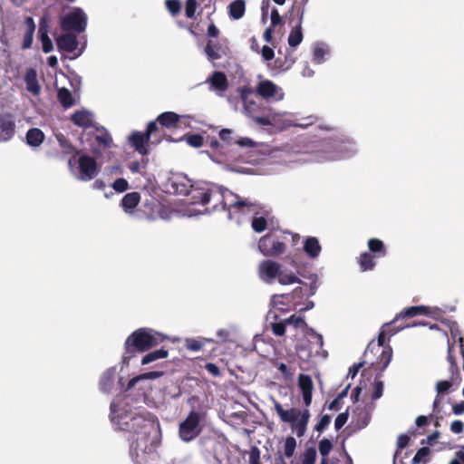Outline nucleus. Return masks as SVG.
I'll list each match as a JSON object with an SVG mask.
<instances>
[{
    "instance_id": "nucleus-1",
    "label": "nucleus",
    "mask_w": 464,
    "mask_h": 464,
    "mask_svg": "<svg viewBox=\"0 0 464 464\" xmlns=\"http://www.w3.org/2000/svg\"><path fill=\"white\" fill-rule=\"evenodd\" d=\"M430 314V311L428 306H410L399 313L390 324H383L380 330L377 343H374L373 341L370 342L363 353V357L367 358L369 353L381 352L377 357V360L371 362V368H372L374 371L383 372L392 361V349L390 345H384L386 342V336L390 338L399 331L407 327L424 325V323L420 321L408 323L407 320L418 315H428Z\"/></svg>"
},
{
    "instance_id": "nucleus-2",
    "label": "nucleus",
    "mask_w": 464,
    "mask_h": 464,
    "mask_svg": "<svg viewBox=\"0 0 464 464\" xmlns=\"http://www.w3.org/2000/svg\"><path fill=\"white\" fill-rule=\"evenodd\" d=\"M193 195L201 201V205L206 207L208 212L234 208L237 212L245 213L256 206L255 203L241 198L229 189L212 184H208L205 188L194 190Z\"/></svg>"
},
{
    "instance_id": "nucleus-3",
    "label": "nucleus",
    "mask_w": 464,
    "mask_h": 464,
    "mask_svg": "<svg viewBox=\"0 0 464 464\" xmlns=\"http://www.w3.org/2000/svg\"><path fill=\"white\" fill-rule=\"evenodd\" d=\"M148 412H140L136 410L119 407L114 402L111 403V419L114 425L121 430L140 436L139 440L146 443L153 421Z\"/></svg>"
},
{
    "instance_id": "nucleus-4",
    "label": "nucleus",
    "mask_w": 464,
    "mask_h": 464,
    "mask_svg": "<svg viewBox=\"0 0 464 464\" xmlns=\"http://www.w3.org/2000/svg\"><path fill=\"white\" fill-rule=\"evenodd\" d=\"M163 336L149 328H139L132 332L125 340V352L122 355V364L128 366L130 361L137 353L149 351L163 342Z\"/></svg>"
},
{
    "instance_id": "nucleus-5",
    "label": "nucleus",
    "mask_w": 464,
    "mask_h": 464,
    "mask_svg": "<svg viewBox=\"0 0 464 464\" xmlns=\"http://www.w3.org/2000/svg\"><path fill=\"white\" fill-rule=\"evenodd\" d=\"M160 126L156 124V121H150L147 124L145 132L133 131L128 138V142L137 152L142 156L149 154V144L150 143H160L163 137Z\"/></svg>"
},
{
    "instance_id": "nucleus-6",
    "label": "nucleus",
    "mask_w": 464,
    "mask_h": 464,
    "mask_svg": "<svg viewBox=\"0 0 464 464\" xmlns=\"http://www.w3.org/2000/svg\"><path fill=\"white\" fill-rule=\"evenodd\" d=\"M287 236L283 231L273 230L258 241V249L266 256H277L285 251Z\"/></svg>"
},
{
    "instance_id": "nucleus-7",
    "label": "nucleus",
    "mask_w": 464,
    "mask_h": 464,
    "mask_svg": "<svg viewBox=\"0 0 464 464\" xmlns=\"http://www.w3.org/2000/svg\"><path fill=\"white\" fill-rule=\"evenodd\" d=\"M60 25L64 32L82 34L87 26V15L80 7H74L72 11L61 17Z\"/></svg>"
},
{
    "instance_id": "nucleus-8",
    "label": "nucleus",
    "mask_w": 464,
    "mask_h": 464,
    "mask_svg": "<svg viewBox=\"0 0 464 464\" xmlns=\"http://www.w3.org/2000/svg\"><path fill=\"white\" fill-rule=\"evenodd\" d=\"M130 456L136 464H156L159 459L158 452L151 446H147V442L140 441L139 439L130 445Z\"/></svg>"
},
{
    "instance_id": "nucleus-9",
    "label": "nucleus",
    "mask_w": 464,
    "mask_h": 464,
    "mask_svg": "<svg viewBox=\"0 0 464 464\" xmlns=\"http://www.w3.org/2000/svg\"><path fill=\"white\" fill-rule=\"evenodd\" d=\"M203 414L191 411L188 417L179 424V434L182 440L190 441L198 437L201 431L199 427Z\"/></svg>"
},
{
    "instance_id": "nucleus-10",
    "label": "nucleus",
    "mask_w": 464,
    "mask_h": 464,
    "mask_svg": "<svg viewBox=\"0 0 464 464\" xmlns=\"http://www.w3.org/2000/svg\"><path fill=\"white\" fill-rule=\"evenodd\" d=\"M78 168L82 180H92L98 174V164L94 158L82 155L78 159Z\"/></svg>"
},
{
    "instance_id": "nucleus-11",
    "label": "nucleus",
    "mask_w": 464,
    "mask_h": 464,
    "mask_svg": "<svg viewBox=\"0 0 464 464\" xmlns=\"http://www.w3.org/2000/svg\"><path fill=\"white\" fill-rule=\"evenodd\" d=\"M15 133V123L12 114H0V142L10 140Z\"/></svg>"
},
{
    "instance_id": "nucleus-12",
    "label": "nucleus",
    "mask_w": 464,
    "mask_h": 464,
    "mask_svg": "<svg viewBox=\"0 0 464 464\" xmlns=\"http://www.w3.org/2000/svg\"><path fill=\"white\" fill-rule=\"evenodd\" d=\"M281 270V266L276 261L264 260L258 266L259 276L265 282H271L277 277Z\"/></svg>"
},
{
    "instance_id": "nucleus-13",
    "label": "nucleus",
    "mask_w": 464,
    "mask_h": 464,
    "mask_svg": "<svg viewBox=\"0 0 464 464\" xmlns=\"http://www.w3.org/2000/svg\"><path fill=\"white\" fill-rule=\"evenodd\" d=\"M49 23L46 15L41 17L38 26V39L42 43L43 52L48 53L53 50V44L48 35Z\"/></svg>"
},
{
    "instance_id": "nucleus-14",
    "label": "nucleus",
    "mask_w": 464,
    "mask_h": 464,
    "mask_svg": "<svg viewBox=\"0 0 464 464\" xmlns=\"http://www.w3.org/2000/svg\"><path fill=\"white\" fill-rule=\"evenodd\" d=\"M206 186H208V184L188 185L178 181H173L171 183V187L174 188L175 193L179 195L190 196L192 204H201L200 200L194 198L193 192L196 189L205 188Z\"/></svg>"
},
{
    "instance_id": "nucleus-15",
    "label": "nucleus",
    "mask_w": 464,
    "mask_h": 464,
    "mask_svg": "<svg viewBox=\"0 0 464 464\" xmlns=\"http://www.w3.org/2000/svg\"><path fill=\"white\" fill-rule=\"evenodd\" d=\"M246 92H250V91L243 90L241 92V98L245 103V110L249 114V116L259 125L267 126L271 124V121L268 116L258 115L256 113L255 102H248L246 98Z\"/></svg>"
},
{
    "instance_id": "nucleus-16",
    "label": "nucleus",
    "mask_w": 464,
    "mask_h": 464,
    "mask_svg": "<svg viewBox=\"0 0 464 464\" xmlns=\"http://www.w3.org/2000/svg\"><path fill=\"white\" fill-rule=\"evenodd\" d=\"M274 409L279 416L281 421L285 423L292 424L302 415V411L296 408L285 410L282 404L276 400L274 401Z\"/></svg>"
},
{
    "instance_id": "nucleus-17",
    "label": "nucleus",
    "mask_w": 464,
    "mask_h": 464,
    "mask_svg": "<svg viewBox=\"0 0 464 464\" xmlns=\"http://www.w3.org/2000/svg\"><path fill=\"white\" fill-rule=\"evenodd\" d=\"M298 386L302 392L304 403L306 407H308L312 402V395L314 390L312 378L307 374L301 373L298 376Z\"/></svg>"
},
{
    "instance_id": "nucleus-18",
    "label": "nucleus",
    "mask_w": 464,
    "mask_h": 464,
    "mask_svg": "<svg viewBox=\"0 0 464 464\" xmlns=\"http://www.w3.org/2000/svg\"><path fill=\"white\" fill-rule=\"evenodd\" d=\"M256 94L265 100L273 99L278 92V87L269 80L258 82L256 89Z\"/></svg>"
},
{
    "instance_id": "nucleus-19",
    "label": "nucleus",
    "mask_w": 464,
    "mask_h": 464,
    "mask_svg": "<svg viewBox=\"0 0 464 464\" xmlns=\"http://www.w3.org/2000/svg\"><path fill=\"white\" fill-rule=\"evenodd\" d=\"M179 118L180 116L176 112L165 111L160 113L154 121H156L158 126H160V130H162V128L172 129L178 127ZM161 131L163 132V130Z\"/></svg>"
},
{
    "instance_id": "nucleus-20",
    "label": "nucleus",
    "mask_w": 464,
    "mask_h": 464,
    "mask_svg": "<svg viewBox=\"0 0 464 464\" xmlns=\"http://www.w3.org/2000/svg\"><path fill=\"white\" fill-rule=\"evenodd\" d=\"M308 0H302L303 8L300 11V17L298 24L292 29V31L289 34L288 36V44L291 47H296L301 44L303 41V33H302V23H303V16L304 13V5L307 3Z\"/></svg>"
},
{
    "instance_id": "nucleus-21",
    "label": "nucleus",
    "mask_w": 464,
    "mask_h": 464,
    "mask_svg": "<svg viewBox=\"0 0 464 464\" xmlns=\"http://www.w3.org/2000/svg\"><path fill=\"white\" fill-rule=\"evenodd\" d=\"M59 51L72 53L78 47V40L75 34H64L56 39Z\"/></svg>"
},
{
    "instance_id": "nucleus-22",
    "label": "nucleus",
    "mask_w": 464,
    "mask_h": 464,
    "mask_svg": "<svg viewBox=\"0 0 464 464\" xmlns=\"http://www.w3.org/2000/svg\"><path fill=\"white\" fill-rule=\"evenodd\" d=\"M24 24L25 26V32L23 36V43L21 47L23 50H27L30 49L33 45L34 34L36 26L32 16L25 17Z\"/></svg>"
},
{
    "instance_id": "nucleus-23",
    "label": "nucleus",
    "mask_w": 464,
    "mask_h": 464,
    "mask_svg": "<svg viewBox=\"0 0 464 464\" xmlns=\"http://www.w3.org/2000/svg\"><path fill=\"white\" fill-rule=\"evenodd\" d=\"M24 82L26 90L33 95H39L41 92V86L37 79V72L34 68H29L25 72Z\"/></svg>"
},
{
    "instance_id": "nucleus-24",
    "label": "nucleus",
    "mask_w": 464,
    "mask_h": 464,
    "mask_svg": "<svg viewBox=\"0 0 464 464\" xmlns=\"http://www.w3.org/2000/svg\"><path fill=\"white\" fill-rule=\"evenodd\" d=\"M74 125L87 129L92 126V114L85 110L76 111L71 115Z\"/></svg>"
},
{
    "instance_id": "nucleus-25",
    "label": "nucleus",
    "mask_w": 464,
    "mask_h": 464,
    "mask_svg": "<svg viewBox=\"0 0 464 464\" xmlns=\"http://www.w3.org/2000/svg\"><path fill=\"white\" fill-rule=\"evenodd\" d=\"M207 144L212 149L214 155L218 158L216 160L221 162L223 160H230L234 159L233 155H228L226 150L225 144L219 142L217 139H211L207 140Z\"/></svg>"
},
{
    "instance_id": "nucleus-26",
    "label": "nucleus",
    "mask_w": 464,
    "mask_h": 464,
    "mask_svg": "<svg viewBox=\"0 0 464 464\" xmlns=\"http://www.w3.org/2000/svg\"><path fill=\"white\" fill-rule=\"evenodd\" d=\"M310 419V411L308 409L302 411V415L291 424L292 431L296 434L297 437H303L306 431L307 425Z\"/></svg>"
},
{
    "instance_id": "nucleus-27",
    "label": "nucleus",
    "mask_w": 464,
    "mask_h": 464,
    "mask_svg": "<svg viewBox=\"0 0 464 464\" xmlns=\"http://www.w3.org/2000/svg\"><path fill=\"white\" fill-rule=\"evenodd\" d=\"M270 304L281 311H288L291 306H296L292 301L291 295L286 294L274 295L271 298Z\"/></svg>"
},
{
    "instance_id": "nucleus-28",
    "label": "nucleus",
    "mask_w": 464,
    "mask_h": 464,
    "mask_svg": "<svg viewBox=\"0 0 464 464\" xmlns=\"http://www.w3.org/2000/svg\"><path fill=\"white\" fill-rule=\"evenodd\" d=\"M205 53L209 61H216L225 54V51L218 41L208 40L205 46Z\"/></svg>"
},
{
    "instance_id": "nucleus-29",
    "label": "nucleus",
    "mask_w": 464,
    "mask_h": 464,
    "mask_svg": "<svg viewBox=\"0 0 464 464\" xmlns=\"http://www.w3.org/2000/svg\"><path fill=\"white\" fill-rule=\"evenodd\" d=\"M322 246L319 240L314 237H308L304 242V251L310 258H316L319 256Z\"/></svg>"
},
{
    "instance_id": "nucleus-30",
    "label": "nucleus",
    "mask_w": 464,
    "mask_h": 464,
    "mask_svg": "<svg viewBox=\"0 0 464 464\" xmlns=\"http://www.w3.org/2000/svg\"><path fill=\"white\" fill-rule=\"evenodd\" d=\"M208 82L214 90L225 92L228 88L227 75L222 72H214Z\"/></svg>"
},
{
    "instance_id": "nucleus-31",
    "label": "nucleus",
    "mask_w": 464,
    "mask_h": 464,
    "mask_svg": "<svg viewBox=\"0 0 464 464\" xmlns=\"http://www.w3.org/2000/svg\"><path fill=\"white\" fill-rule=\"evenodd\" d=\"M26 143L31 147H39L44 140V133L38 128H31L26 132Z\"/></svg>"
},
{
    "instance_id": "nucleus-32",
    "label": "nucleus",
    "mask_w": 464,
    "mask_h": 464,
    "mask_svg": "<svg viewBox=\"0 0 464 464\" xmlns=\"http://www.w3.org/2000/svg\"><path fill=\"white\" fill-rule=\"evenodd\" d=\"M56 140L60 145V147L63 150V152L66 154L73 153L74 155L69 160V164L71 165L72 160H75V156L79 154L77 149L72 145L68 138H66L63 134L59 133L55 135Z\"/></svg>"
},
{
    "instance_id": "nucleus-33",
    "label": "nucleus",
    "mask_w": 464,
    "mask_h": 464,
    "mask_svg": "<svg viewBox=\"0 0 464 464\" xmlns=\"http://www.w3.org/2000/svg\"><path fill=\"white\" fill-rule=\"evenodd\" d=\"M140 200V195L138 192H130L123 196L121 199V207L125 212H131Z\"/></svg>"
},
{
    "instance_id": "nucleus-34",
    "label": "nucleus",
    "mask_w": 464,
    "mask_h": 464,
    "mask_svg": "<svg viewBox=\"0 0 464 464\" xmlns=\"http://www.w3.org/2000/svg\"><path fill=\"white\" fill-rule=\"evenodd\" d=\"M227 8L230 18L238 20L245 14L246 3L244 0H235L228 5Z\"/></svg>"
},
{
    "instance_id": "nucleus-35",
    "label": "nucleus",
    "mask_w": 464,
    "mask_h": 464,
    "mask_svg": "<svg viewBox=\"0 0 464 464\" xmlns=\"http://www.w3.org/2000/svg\"><path fill=\"white\" fill-rule=\"evenodd\" d=\"M454 384L455 383L451 382V381H450V380L439 381L436 383V391H437L438 394L444 393V392H448L450 389V387ZM440 403V398L439 395H437L433 401V411H434L440 412V410H439Z\"/></svg>"
},
{
    "instance_id": "nucleus-36",
    "label": "nucleus",
    "mask_w": 464,
    "mask_h": 464,
    "mask_svg": "<svg viewBox=\"0 0 464 464\" xmlns=\"http://www.w3.org/2000/svg\"><path fill=\"white\" fill-rule=\"evenodd\" d=\"M57 99L62 106L65 109L74 105V99L72 92L67 88H61L57 92Z\"/></svg>"
},
{
    "instance_id": "nucleus-37",
    "label": "nucleus",
    "mask_w": 464,
    "mask_h": 464,
    "mask_svg": "<svg viewBox=\"0 0 464 464\" xmlns=\"http://www.w3.org/2000/svg\"><path fill=\"white\" fill-rule=\"evenodd\" d=\"M369 250L375 254L377 257L385 256L387 254L385 246L381 239L371 238L368 240Z\"/></svg>"
},
{
    "instance_id": "nucleus-38",
    "label": "nucleus",
    "mask_w": 464,
    "mask_h": 464,
    "mask_svg": "<svg viewBox=\"0 0 464 464\" xmlns=\"http://www.w3.org/2000/svg\"><path fill=\"white\" fill-rule=\"evenodd\" d=\"M373 256H372L368 252H363L360 255L358 263L360 266V269L362 272L372 270L375 266V261L373 259Z\"/></svg>"
},
{
    "instance_id": "nucleus-39",
    "label": "nucleus",
    "mask_w": 464,
    "mask_h": 464,
    "mask_svg": "<svg viewBox=\"0 0 464 464\" xmlns=\"http://www.w3.org/2000/svg\"><path fill=\"white\" fill-rule=\"evenodd\" d=\"M168 354H169L168 351L163 348L155 350L153 352L147 353L146 355H144L142 357L141 364L145 365V364H149L154 361H157L159 359L167 358Z\"/></svg>"
},
{
    "instance_id": "nucleus-40",
    "label": "nucleus",
    "mask_w": 464,
    "mask_h": 464,
    "mask_svg": "<svg viewBox=\"0 0 464 464\" xmlns=\"http://www.w3.org/2000/svg\"><path fill=\"white\" fill-rule=\"evenodd\" d=\"M431 450L428 447H422L418 450L417 453L411 460V464H426L430 460Z\"/></svg>"
},
{
    "instance_id": "nucleus-41",
    "label": "nucleus",
    "mask_w": 464,
    "mask_h": 464,
    "mask_svg": "<svg viewBox=\"0 0 464 464\" xmlns=\"http://www.w3.org/2000/svg\"><path fill=\"white\" fill-rule=\"evenodd\" d=\"M231 135L232 130L230 129H222L219 131V138L222 140V144H225L226 150L228 152V155H232V147L234 143V139Z\"/></svg>"
},
{
    "instance_id": "nucleus-42",
    "label": "nucleus",
    "mask_w": 464,
    "mask_h": 464,
    "mask_svg": "<svg viewBox=\"0 0 464 464\" xmlns=\"http://www.w3.org/2000/svg\"><path fill=\"white\" fill-rule=\"evenodd\" d=\"M179 140H185L193 148H200L204 145V138L198 133L186 134Z\"/></svg>"
},
{
    "instance_id": "nucleus-43",
    "label": "nucleus",
    "mask_w": 464,
    "mask_h": 464,
    "mask_svg": "<svg viewBox=\"0 0 464 464\" xmlns=\"http://www.w3.org/2000/svg\"><path fill=\"white\" fill-rule=\"evenodd\" d=\"M378 372L375 375V382L373 383V392L372 394V399L373 401L380 399L383 393V382L379 379L382 377V372L377 371Z\"/></svg>"
},
{
    "instance_id": "nucleus-44",
    "label": "nucleus",
    "mask_w": 464,
    "mask_h": 464,
    "mask_svg": "<svg viewBox=\"0 0 464 464\" xmlns=\"http://www.w3.org/2000/svg\"><path fill=\"white\" fill-rule=\"evenodd\" d=\"M94 140L96 143L102 149L110 148L112 143L111 135L105 130L102 134L95 135Z\"/></svg>"
},
{
    "instance_id": "nucleus-45",
    "label": "nucleus",
    "mask_w": 464,
    "mask_h": 464,
    "mask_svg": "<svg viewBox=\"0 0 464 464\" xmlns=\"http://www.w3.org/2000/svg\"><path fill=\"white\" fill-rule=\"evenodd\" d=\"M278 282L281 285H290L294 283H301L302 281L293 273H284L280 270L279 275L277 276Z\"/></svg>"
},
{
    "instance_id": "nucleus-46",
    "label": "nucleus",
    "mask_w": 464,
    "mask_h": 464,
    "mask_svg": "<svg viewBox=\"0 0 464 464\" xmlns=\"http://www.w3.org/2000/svg\"><path fill=\"white\" fill-rule=\"evenodd\" d=\"M251 227L255 232L261 233L266 229L267 220L264 217H254Z\"/></svg>"
},
{
    "instance_id": "nucleus-47",
    "label": "nucleus",
    "mask_w": 464,
    "mask_h": 464,
    "mask_svg": "<svg viewBox=\"0 0 464 464\" xmlns=\"http://www.w3.org/2000/svg\"><path fill=\"white\" fill-rule=\"evenodd\" d=\"M449 372L450 377L449 380L451 381V382L455 383L456 385H459L461 382V373L460 370L457 363H453L452 365L449 366Z\"/></svg>"
},
{
    "instance_id": "nucleus-48",
    "label": "nucleus",
    "mask_w": 464,
    "mask_h": 464,
    "mask_svg": "<svg viewBox=\"0 0 464 464\" xmlns=\"http://www.w3.org/2000/svg\"><path fill=\"white\" fill-rule=\"evenodd\" d=\"M333 449V443L330 440L324 438L320 440L318 450L323 458H326Z\"/></svg>"
},
{
    "instance_id": "nucleus-49",
    "label": "nucleus",
    "mask_w": 464,
    "mask_h": 464,
    "mask_svg": "<svg viewBox=\"0 0 464 464\" xmlns=\"http://www.w3.org/2000/svg\"><path fill=\"white\" fill-rule=\"evenodd\" d=\"M296 447V440L294 437H287L285 442L284 452L285 457L291 458L294 455Z\"/></svg>"
},
{
    "instance_id": "nucleus-50",
    "label": "nucleus",
    "mask_w": 464,
    "mask_h": 464,
    "mask_svg": "<svg viewBox=\"0 0 464 464\" xmlns=\"http://www.w3.org/2000/svg\"><path fill=\"white\" fill-rule=\"evenodd\" d=\"M286 324L284 321L270 324V328L276 336H283L285 334Z\"/></svg>"
},
{
    "instance_id": "nucleus-51",
    "label": "nucleus",
    "mask_w": 464,
    "mask_h": 464,
    "mask_svg": "<svg viewBox=\"0 0 464 464\" xmlns=\"http://www.w3.org/2000/svg\"><path fill=\"white\" fill-rule=\"evenodd\" d=\"M165 5L172 15H176L180 12L181 5L179 0H166Z\"/></svg>"
},
{
    "instance_id": "nucleus-52",
    "label": "nucleus",
    "mask_w": 464,
    "mask_h": 464,
    "mask_svg": "<svg viewBox=\"0 0 464 464\" xmlns=\"http://www.w3.org/2000/svg\"><path fill=\"white\" fill-rule=\"evenodd\" d=\"M285 324L288 325V324H292L294 325L295 328H299L301 327L303 324H305V322H304V319L303 316L301 315H297V314H292L291 316H289L288 318L285 319Z\"/></svg>"
},
{
    "instance_id": "nucleus-53",
    "label": "nucleus",
    "mask_w": 464,
    "mask_h": 464,
    "mask_svg": "<svg viewBox=\"0 0 464 464\" xmlns=\"http://www.w3.org/2000/svg\"><path fill=\"white\" fill-rule=\"evenodd\" d=\"M112 188L115 191L119 192V193H122L124 191H126L128 188H129V183L128 181L123 179V178H119L117 179L113 183H112Z\"/></svg>"
},
{
    "instance_id": "nucleus-54",
    "label": "nucleus",
    "mask_w": 464,
    "mask_h": 464,
    "mask_svg": "<svg viewBox=\"0 0 464 464\" xmlns=\"http://www.w3.org/2000/svg\"><path fill=\"white\" fill-rule=\"evenodd\" d=\"M197 5H198L196 0H187L185 5V14L188 18H193L195 16Z\"/></svg>"
},
{
    "instance_id": "nucleus-55",
    "label": "nucleus",
    "mask_w": 464,
    "mask_h": 464,
    "mask_svg": "<svg viewBox=\"0 0 464 464\" xmlns=\"http://www.w3.org/2000/svg\"><path fill=\"white\" fill-rule=\"evenodd\" d=\"M249 464H261L260 450L256 446H253L249 451Z\"/></svg>"
},
{
    "instance_id": "nucleus-56",
    "label": "nucleus",
    "mask_w": 464,
    "mask_h": 464,
    "mask_svg": "<svg viewBox=\"0 0 464 464\" xmlns=\"http://www.w3.org/2000/svg\"><path fill=\"white\" fill-rule=\"evenodd\" d=\"M349 417L348 411L340 413L334 420V428L336 430H340L347 422Z\"/></svg>"
},
{
    "instance_id": "nucleus-57",
    "label": "nucleus",
    "mask_w": 464,
    "mask_h": 464,
    "mask_svg": "<svg viewBox=\"0 0 464 464\" xmlns=\"http://www.w3.org/2000/svg\"><path fill=\"white\" fill-rule=\"evenodd\" d=\"M185 346L190 351H199L203 347V343L196 339H187Z\"/></svg>"
},
{
    "instance_id": "nucleus-58",
    "label": "nucleus",
    "mask_w": 464,
    "mask_h": 464,
    "mask_svg": "<svg viewBox=\"0 0 464 464\" xmlns=\"http://www.w3.org/2000/svg\"><path fill=\"white\" fill-rule=\"evenodd\" d=\"M331 416L330 415H323L318 423L315 425L314 429L318 432H322L324 429L330 424Z\"/></svg>"
},
{
    "instance_id": "nucleus-59",
    "label": "nucleus",
    "mask_w": 464,
    "mask_h": 464,
    "mask_svg": "<svg viewBox=\"0 0 464 464\" xmlns=\"http://www.w3.org/2000/svg\"><path fill=\"white\" fill-rule=\"evenodd\" d=\"M287 295H291V299L295 304V305L299 304L297 300H300L304 296V290L300 286L295 288L291 293H288Z\"/></svg>"
},
{
    "instance_id": "nucleus-60",
    "label": "nucleus",
    "mask_w": 464,
    "mask_h": 464,
    "mask_svg": "<svg viewBox=\"0 0 464 464\" xmlns=\"http://www.w3.org/2000/svg\"><path fill=\"white\" fill-rule=\"evenodd\" d=\"M324 54L325 50L323 47L317 46L314 50L313 60L317 63H321L324 61Z\"/></svg>"
},
{
    "instance_id": "nucleus-61",
    "label": "nucleus",
    "mask_w": 464,
    "mask_h": 464,
    "mask_svg": "<svg viewBox=\"0 0 464 464\" xmlns=\"http://www.w3.org/2000/svg\"><path fill=\"white\" fill-rule=\"evenodd\" d=\"M147 160H142L141 162L133 161L130 164L129 169L132 173H140L141 169H145Z\"/></svg>"
},
{
    "instance_id": "nucleus-62",
    "label": "nucleus",
    "mask_w": 464,
    "mask_h": 464,
    "mask_svg": "<svg viewBox=\"0 0 464 464\" xmlns=\"http://www.w3.org/2000/svg\"><path fill=\"white\" fill-rule=\"evenodd\" d=\"M366 363L367 360L365 358L363 361L353 364V367L349 369L348 376H350L351 378H354L357 375L360 369L362 368Z\"/></svg>"
},
{
    "instance_id": "nucleus-63",
    "label": "nucleus",
    "mask_w": 464,
    "mask_h": 464,
    "mask_svg": "<svg viewBox=\"0 0 464 464\" xmlns=\"http://www.w3.org/2000/svg\"><path fill=\"white\" fill-rule=\"evenodd\" d=\"M204 368L214 377L221 376L220 369L215 363L208 362L205 364Z\"/></svg>"
},
{
    "instance_id": "nucleus-64",
    "label": "nucleus",
    "mask_w": 464,
    "mask_h": 464,
    "mask_svg": "<svg viewBox=\"0 0 464 464\" xmlns=\"http://www.w3.org/2000/svg\"><path fill=\"white\" fill-rule=\"evenodd\" d=\"M316 452L314 449H308L304 455V464H314Z\"/></svg>"
}]
</instances>
